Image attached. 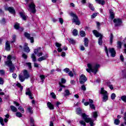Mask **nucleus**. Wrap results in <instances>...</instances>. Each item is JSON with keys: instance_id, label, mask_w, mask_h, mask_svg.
<instances>
[{"instance_id": "412c9836", "label": "nucleus", "mask_w": 126, "mask_h": 126, "mask_svg": "<svg viewBox=\"0 0 126 126\" xmlns=\"http://www.w3.org/2000/svg\"><path fill=\"white\" fill-rule=\"evenodd\" d=\"M109 13L111 19H114V18H115V13H114V10H113V9H110Z\"/></svg>"}, {"instance_id": "4d7b16f0", "label": "nucleus", "mask_w": 126, "mask_h": 126, "mask_svg": "<svg viewBox=\"0 0 126 126\" xmlns=\"http://www.w3.org/2000/svg\"><path fill=\"white\" fill-rule=\"evenodd\" d=\"M1 24H2L3 25L5 24V19H2L0 21Z\"/></svg>"}, {"instance_id": "dca6fc26", "label": "nucleus", "mask_w": 126, "mask_h": 126, "mask_svg": "<svg viewBox=\"0 0 126 126\" xmlns=\"http://www.w3.org/2000/svg\"><path fill=\"white\" fill-rule=\"evenodd\" d=\"M24 50L26 53H29L30 52V49L28 47V44L27 43H25L24 44Z\"/></svg>"}, {"instance_id": "393cba45", "label": "nucleus", "mask_w": 126, "mask_h": 126, "mask_svg": "<svg viewBox=\"0 0 126 126\" xmlns=\"http://www.w3.org/2000/svg\"><path fill=\"white\" fill-rule=\"evenodd\" d=\"M27 111L30 113V114H33V107H32L31 106H29L27 109Z\"/></svg>"}, {"instance_id": "052dcab7", "label": "nucleus", "mask_w": 126, "mask_h": 126, "mask_svg": "<svg viewBox=\"0 0 126 126\" xmlns=\"http://www.w3.org/2000/svg\"><path fill=\"white\" fill-rule=\"evenodd\" d=\"M69 76H70V77H73L74 75H73V73H72V71H70L68 73Z\"/></svg>"}, {"instance_id": "49530a36", "label": "nucleus", "mask_w": 126, "mask_h": 126, "mask_svg": "<svg viewBox=\"0 0 126 126\" xmlns=\"http://www.w3.org/2000/svg\"><path fill=\"white\" fill-rule=\"evenodd\" d=\"M15 40H16V36H15V35H13L12 36V41H11V43H14V42H15Z\"/></svg>"}, {"instance_id": "6ab92c4d", "label": "nucleus", "mask_w": 126, "mask_h": 126, "mask_svg": "<svg viewBox=\"0 0 126 126\" xmlns=\"http://www.w3.org/2000/svg\"><path fill=\"white\" fill-rule=\"evenodd\" d=\"M20 16L22 18L23 20H26V19H27L28 16L25 15V13L20 12Z\"/></svg>"}, {"instance_id": "e2e57ef3", "label": "nucleus", "mask_w": 126, "mask_h": 126, "mask_svg": "<svg viewBox=\"0 0 126 126\" xmlns=\"http://www.w3.org/2000/svg\"><path fill=\"white\" fill-rule=\"evenodd\" d=\"M63 71L66 72V73H68L69 72V69L68 68H65L63 69Z\"/></svg>"}, {"instance_id": "473e14b6", "label": "nucleus", "mask_w": 126, "mask_h": 126, "mask_svg": "<svg viewBox=\"0 0 126 126\" xmlns=\"http://www.w3.org/2000/svg\"><path fill=\"white\" fill-rule=\"evenodd\" d=\"M120 123H121V121H120V120L118 119H116L114 120V124L115 125H116V126H119Z\"/></svg>"}, {"instance_id": "f257e3e1", "label": "nucleus", "mask_w": 126, "mask_h": 126, "mask_svg": "<svg viewBox=\"0 0 126 126\" xmlns=\"http://www.w3.org/2000/svg\"><path fill=\"white\" fill-rule=\"evenodd\" d=\"M88 68L87 69V71L89 72V73H91V72H93L94 74H96L98 72V68L100 67V65L98 64H96L95 65H93L91 63H88L87 64Z\"/></svg>"}, {"instance_id": "3c124183", "label": "nucleus", "mask_w": 126, "mask_h": 126, "mask_svg": "<svg viewBox=\"0 0 126 126\" xmlns=\"http://www.w3.org/2000/svg\"><path fill=\"white\" fill-rule=\"evenodd\" d=\"M90 107L91 109H93L94 110H95L96 107H95V105H94V104H90Z\"/></svg>"}, {"instance_id": "20e7f679", "label": "nucleus", "mask_w": 126, "mask_h": 126, "mask_svg": "<svg viewBox=\"0 0 126 126\" xmlns=\"http://www.w3.org/2000/svg\"><path fill=\"white\" fill-rule=\"evenodd\" d=\"M82 117L83 120H84L86 123H90L91 126H94V121L92 120L91 118L88 117V115H87L86 114H83L82 115Z\"/></svg>"}, {"instance_id": "603ef678", "label": "nucleus", "mask_w": 126, "mask_h": 126, "mask_svg": "<svg viewBox=\"0 0 126 126\" xmlns=\"http://www.w3.org/2000/svg\"><path fill=\"white\" fill-rule=\"evenodd\" d=\"M117 45L118 48H119V49H121V48H122V42H121V41H118Z\"/></svg>"}, {"instance_id": "864d4df0", "label": "nucleus", "mask_w": 126, "mask_h": 126, "mask_svg": "<svg viewBox=\"0 0 126 126\" xmlns=\"http://www.w3.org/2000/svg\"><path fill=\"white\" fill-rule=\"evenodd\" d=\"M81 89L83 90V91H86V87H85V85H83L81 86Z\"/></svg>"}, {"instance_id": "c756f323", "label": "nucleus", "mask_w": 126, "mask_h": 126, "mask_svg": "<svg viewBox=\"0 0 126 126\" xmlns=\"http://www.w3.org/2000/svg\"><path fill=\"white\" fill-rule=\"evenodd\" d=\"M88 6L91 10H93V11H94V10H95V8H94V6H93V4L89 3L88 4Z\"/></svg>"}, {"instance_id": "cd10ccee", "label": "nucleus", "mask_w": 126, "mask_h": 126, "mask_svg": "<svg viewBox=\"0 0 126 126\" xmlns=\"http://www.w3.org/2000/svg\"><path fill=\"white\" fill-rule=\"evenodd\" d=\"M114 39V35H113V33H110V45H112L113 44V40Z\"/></svg>"}, {"instance_id": "f704fd0d", "label": "nucleus", "mask_w": 126, "mask_h": 126, "mask_svg": "<svg viewBox=\"0 0 126 126\" xmlns=\"http://www.w3.org/2000/svg\"><path fill=\"white\" fill-rule=\"evenodd\" d=\"M80 35L81 37H85V32L83 31H81L80 32Z\"/></svg>"}, {"instance_id": "774afa93", "label": "nucleus", "mask_w": 126, "mask_h": 126, "mask_svg": "<svg viewBox=\"0 0 126 126\" xmlns=\"http://www.w3.org/2000/svg\"><path fill=\"white\" fill-rule=\"evenodd\" d=\"M59 19L61 24H63V19L62 18H59Z\"/></svg>"}, {"instance_id": "bf43d9fd", "label": "nucleus", "mask_w": 126, "mask_h": 126, "mask_svg": "<svg viewBox=\"0 0 126 126\" xmlns=\"http://www.w3.org/2000/svg\"><path fill=\"white\" fill-rule=\"evenodd\" d=\"M105 51L107 57H109V52L108 51V48L106 46H105Z\"/></svg>"}, {"instance_id": "bb28decb", "label": "nucleus", "mask_w": 126, "mask_h": 126, "mask_svg": "<svg viewBox=\"0 0 126 126\" xmlns=\"http://www.w3.org/2000/svg\"><path fill=\"white\" fill-rule=\"evenodd\" d=\"M40 51H41V47H38L37 49L34 50V53L35 55H38Z\"/></svg>"}, {"instance_id": "680f3d73", "label": "nucleus", "mask_w": 126, "mask_h": 126, "mask_svg": "<svg viewBox=\"0 0 126 126\" xmlns=\"http://www.w3.org/2000/svg\"><path fill=\"white\" fill-rule=\"evenodd\" d=\"M69 42L70 43H71V44H74V43H75V41H74V40L72 38H70L69 40Z\"/></svg>"}, {"instance_id": "aec40b11", "label": "nucleus", "mask_w": 126, "mask_h": 126, "mask_svg": "<svg viewBox=\"0 0 126 126\" xmlns=\"http://www.w3.org/2000/svg\"><path fill=\"white\" fill-rule=\"evenodd\" d=\"M48 58V55H45L44 56H42L40 58H39L37 60V61L38 62H42V61H45V60H47V59Z\"/></svg>"}, {"instance_id": "6e6d98bb", "label": "nucleus", "mask_w": 126, "mask_h": 126, "mask_svg": "<svg viewBox=\"0 0 126 126\" xmlns=\"http://www.w3.org/2000/svg\"><path fill=\"white\" fill-rule=\"evenodd\" d=\"M0 123L1 126H4V124H3V119L1 117H0Z\"/></svg>"}, {"instance_id": "b1692460", "label": "nucleus", "mask_w": 126, "mask_h": 126, "mask_svg": "<svg viewBox=\"0 0 126 126\" xmlns=\"http://www.w3.org/2000/svg\"><path fill=\"white\" fill-rule=\"evenodd\" d=\"M95 0V1H96L97 3H99V4H101L102 5H104V4L106 3L105 1L103 0Z\"/></svg>"}, {"instance_id": "4c0bfd02", "label": "nucleus", "mask_w": 126, "mask_h": 126, "mask_svg": "<svg viewBox=\"0 0 126 126\" xmlns=\"http://www.w3.org/2000/svg\"><path fill=\"white\" fill-rule=\"evenodd\" d=\"M93 116L94 119H96L98 117V113H97V112H93Z\"/></svg>"}, {"instance_id": "f03ea898", "label": "nucleus", "mask_w": 126, "mask_h": 126, "mask_svg": "<svg viewBox=\"0 0 126 126\" xmlns=\"http://www.w3.org/2000/svg\"><path fill=\"white\" fill-rule=\"evenodd\" d=\"M30 77V75L28 73L27 70H24L23 74L19 75V79L21 82H24L26 79H28Z\"/></svg>"}, {"instance_id": "13d9d810", "label": "nucleus", "mask_w": 126, "mask_h": 126, "mask_svg": "<svg viewBox=\"0 0 126 126\" xmlns=\"http://www.w3.org/2000/svg\"><path fill=\"white\" fill-rule=\"evenodd\" d=\"M79 123L80 124H81V125H82V126H86V123H85V122H84V121H80Z\"/></svg>"}, {"instance_id": "37998d69", "label": "nucleus", "mask_w": 126, "mask_h": 126, "mask_svg": "<svg viewBox=\"0 0 126 126\" xmlns=\"http://www.w3.org/2000/svg\"><path fill=\"white\" fill-rule=\"evenodd\" d=\"M18 109V110H20V111H21V113L24 114V108H23V107H22V106H19Z\"/></svg>"}, {"instance_id": "c85d7f7f", "label": "nucleus", "mask_w": 126, "mask_h": 126, "mask_svg": "<svg viewBox=\"0 0 126 126\" xmlns=\"http://www.w3.org/2000/svg\"><path fill=\"white\" fill-rule=\"evenodd\" d=\"M76 113L77 115H81L82 116V114L84 113H82V111H81V109L80 108H77L76 109Z\"/></svg>"}, {"instance_id": "6e6552de", "label": "nucleus", "mask_w": 126, "mask_h": 126, "mask_svg": "<svg viewBox=\"0 0 126 126\" xmlns=\"http://www.w3.org/2000/svg\"><path fill=\"white\" fill-rule=\"evenodd\" d=\"M79 81L80 84H84L87 81V78L84 74H81L80 76Z\"/></svg>"}, {"instance_id": "f3484780", "label": "nucleus", "mask_w": 126, "mask_h": 126, "mask_svg": "<svg viewBox=\"0 0 126 126\" xmlns=\"http://www.w3.org/2000/svg\"><path fill=\"white\" fill-rule=\"evenodd\" d=\"M7 59L8 60L7 61L5 62V64H8L9 63H12V62L11 61V56L9 55L7 56Z\"/></svg>"}, {"instance_id": "338daca9", "label": "nucleus", "mask_w": 126, "mask_h": 126, "mask_svg": "<svg viewBox=\"0 0 126 126\" xmlns=\"http://www.w3.org/2000/svg\"><path fill=\"white\" fill-rule=\"evenodd\" d=\"M96 25L97 26L98 29H100V26H101V24L99 22H96Z\"/></svg>"}, {"instance_id": "1a4fd4ad", "label": "nucleus", "mask_w": 126, "mask_h": 126, "mask_svg": "<svg viewBox=\"0 0 126 126\" xmlns=\"http://www.w3.org/2000/svg\"><path fill=\"white\" fill-rule=\"evenodd\" d=\"M113 22L115 23V27L121 26L122 25V20L121 19H114Z\"/></svg>"}, {"instance_id": "9b49d317", "label": "nucleus", "mask_w": 126, "mask_h": 126, "mask_svg": "<svg viewBox=\"0 0 126 126\" xmlns=\"http://www.w3.org/2000/svg\"><path fill=\"white\" fill-rule=\"evenodd\" d=\"M108 51L110 54H111V56L112 57V58H115V57H116V50H115V48H109Z\"/></svg>"}, {"instance_id": "4468645a", "label": "nucleus", "mask_w": 126, "mask_h": 126, "mask_svg": "<svg viewBox=\"0 0 126 126\" xmlns=\"http://www.w3.org/2000/svg\"><path fill=\"white\" fill-rule=\"evenodd\" d=\"M26 95H28V96H29L30 99H33V97H32V93L31 92V90H30V88H28L26 90Z\"/></svg>"}, {"instance_id": "8fccbe9b", "label": "nucleus", "mask_w": 126, "mask_h": 126, "mask_svg": "<svg viewBox=\"0 0 126 126\" xmlns=\"http://www.w3.org/2000/svg\"><path fill=\"white\" fill-rule=\"evenodd\" d=\"M4 82L3 78L0 77V85H3Z\"/></svg>"}, {"instance_id": "ea45409f", "label": "nucleus", "mask_w": 126, "mask_h": 126, "mask_svg": "<svg viewBox=\"0 0 126 126\" xmlns=\"http://www.w3.org/2000/svg\"><path fill=\"white\" fill-rule=\"evenodd\" d=\"M31 58L32 59V62H36V56H35V54H32V55Z\"/></svg>"}, {"instance_id": "39448f33", "label": "nucleus", "mask_w": 126, "mask_h": 126, "mask_svg": "<svg viewBox=\"0 0 126 126\" xmlns=\"http://www.w3.org/2000/svg\"><path fill=\"white\" fill-rule=\"evenodd\" d=\"M100 94L103 95L102 101L103 102H106L109 98L108 92L104 90L103 88H101Z\"/></svg>"}, {"instance_id": "0e129e2a", "label": "nucleus", "mask_w": 126, "mask_h": 126, "mask_svg": "<svg viewBox=\"0 0 126 126\" xmlns=\"http://www.w3.org/2000/svg\"><path fill=\"white\" fill-rule=\"evenodd\" d=\"M22 58L24 59L25 60H27V55L25 54V53H23L22 55Z\"/></svg>"}, {"instance_id": "69168bd1", "label": "nucleus", "mask_w": 126, "mask_h": 126, "mask_svg": "<svg viewBox=\"0 0 126 126\" xmlns=\"http://www.w3.org/2000/svg\"><path fill=\"white\" fill-rule=\"evenodd\" d=\"M97 14H98V13H94V14L92 15L91 18H95V17H96Z\"/></svg>"}, {"instance_id": "2eb2a0df", "label": "nucleus", "mask_w": 126, "mask_h": 126, "mask_svg": "<svg viewBox=\"0 0 126 126\" xmlns=\"http://www.w3.org/2000/svg\"><path fill=\"white\" fill-rule=\"evenodd\" d=\"M55 46L57 48H58L57 49V51L58 52H59V53H62V52H63V49L62 48V47H62V45L60 43H59V42H56L55 43Z\"/></svg>"}, {"instance_id": "72a5a7b5", "label": "nucleus", "mask_w": 126, "mask_h": 126, "mask_svg": "<svg viewBox=\"0 0 126 126\" xmlns=\"http://www.w3.org/2000/svg\"><path fill=\"white\" fill-rule=\"evenodd\" d=\"M20 26V24L18 23H16L14 25V28L16 29V30H18L19 29V26Z\"/></svg>"}, {"instance_id": "9d476101", "label": "nucleus", "mask_w": 126, "mask_h": 126, "mask_svg": "<svg viewBox=\"0 0 126 126\" xmlns=\"http://www.w3.org/2000/svg\"><path fill=\"white\" fill-rule=\"evenodd\" d=\"M6 65H7L8 67H9V71L11 73L14 72V70H15V67L14 66V65L12 64V63H9V64H6Z\"/></svg>"}, {"instance_id": "a18cd8bd", "label": "nucleus", "mask_w": 126, "mask_h": 126, "mask_svg": "<svg viewBox=\"0 0 126 126\" xmlns=\"http://www.w3.org/2000/svg\"><path fill=\"white\" fill-rule=\"evenodd\" d=\"M111 98L112 100H115V99L116 98V94L115 93L112 94L111 95Z\"/></svg>"}, {"instance_id": "423d86ee", "label": "nucleus", "mask_w": 126, "mask_h": 126, "mask_svg": "<svg viewBox=\"0 0 126 126\" xmlns=\"http://www.w3.org/2000/svg\"><path fill=\"white\" fill-rule=\"evenodd\" d=\"M70 16L73 17V22H74L76 25H80V21L78 19V16L76 14L73 13V12L70 13Z\"/></svg>"}, {"instance_id": "0eeeda50", "label": "nucleus", "mask_w": 126, "mask_h": 126, "mask_svg": "<svg viewBox=\"0 0 126 126\" xmlns=\"http://www.w3.org/2000/svg\"><path fill=\"white\" fill-rule=\"evenodd\" d=\"M29 11H31L32 13H36V5H35V4L34 3H31L29 5Z\"/></svg>"}, {"instance_id": "e433bc0d", "label": "nucleus", "mask_w": 126, "mask_h": 126, "mask_svg": "<svg viewBox=\"0 0 126 126\" xmlns=\"http://www.w3.org/2000/svg\"><path fill=\"white\" fill-rule=\"evenodd\" d=\"M40 78L41 80V82H44V81L45 80V78H46V77H45V75H40Z\"/></svg>"}, {"instance_id": "a19ab883", "label": "nucleus", "mask_w": 126, "mask_h": 126, "mask_svg": "<svg viewBox=\"0 0 126 126\" xmlns=\"http://www.w3.org/2000/svg\"><path fill=\"white\" fill-rule=\"evenodd\" d=\"M121 100H122V101L125 103H126V95H124L121 96Z\"/></svg>"}, {"instance_id": "5fc2aeb1", "label": "nucleus", "mask_w": 126, "mask_h": 126, "mask_svg": "<svg viewBox=\"0 0 126 126\" xmlns=\"http://www.w3.org/2000/svg\"><path fill=\"white\" fill-rule=\"evenodd\" d=\"M5 74V71L4 70H0V74L1 75H4Z\"/></svg>"}, {"instance_id": "f8f14e48", "label": "nucleus", "mask_w": 126, "mask_h": 126, "mask_svg": "<svg viewBox=\"0 0 126 126\" xmlns=\"http://www.w3.org/2000/svg\"><path fill=\"white\" fill-rule=\"evenodd\" d=\"M5 10H8L11 14H15V10L13 7H6Z\"/></svg>"}, {"instance_id": "7c9ffc66", "label": "nucleus", "mask_w": 126, "mask_h": 126, "mask_svg": "<svg viewBox=\"0 0 126 126\" xmlns=\"http://www.w3.org/2000/svg\"><path fill=\"white\" fill-rule=\"evenodd\" d=\"M84 42L85 46L88 47V42H89L88 38H85Z\"/></svg>"}, {"instance_id": "a878e982", "label": "nucleus", "mask_w": 126, "mask_h": 126, "mask_svg": "<svg viewBox=\"0 0 126 126\" xmlns=\"http://www.w3.org/2000/svg\"><path fill=\"white\" fill-rule=\"evenodd\" d=\"M70 94H71L70 92H69V91L68 90H65L64 91V97H66V96H69Z\"/></svg>"}, {"instance_id": "09e8293b", "label": "nucleus", "mask_w": 126, "mask_h": 126, "mask_svg": "<svg viewBox=\"0 0 126 126\" xmlns=\"http://www.w3.org/2000/svg\"><path fill=\"white\" fill-rule=\"evenodd\" d=\"M30 121L31 122V123H32V125H34V124H35V121H34V119L32 117H31L30 118Z\"/></svg>"}, {"instance_id": "4be33fe9", "label": "nucleus", "mask_w": 126, "mask_h": 126, "mask_svg": "<svg viewBox=\"0 0 126 126\" xmlns=\"http://www.w3.org/2000/svg\"><path fill=\"white\" fill-rule=\"evenodd\" d=\"M47 107L49 108L50 110H54V105L52 104V103L50 102H48L47 103Z\"/></svg>"}, {"instance_id": "2f4dec72", "label": "nucleus", "mask_w": 126, "mask_h": 126, "mask_svg": "<svg viewBox=\"0 0 126 126\" xmlns=\"http://www.w3.org/2000/svg\"><path fill=\"white\" fill-rule=\"evenodd\" d=\"M72 34L73 36H77V35H78V31H77V30L74 29L72 32Z\"/></svg>"}, {"instance_id": "5701e85b", "label": "nucleus", "mask_w": 126, "mask_h": 126, "mask_svg": "<svg viewBox=\"0 0 126 126\" xmlns=\"http://www.w3.org/2000/svg\"><path fill=\"white\" fill-rule=\"evenodd\" d=\"M10 108L11 109V111L13 112V113H16V112H17V108L15 106L11 105Z\"/></svg>"}, {"instance_id": "7ed1b4c3", "label": "nucleus", "mask_w": 126, "mask_h": 126, "mask_svg": "<svg viewBox=\"0 0 126 126\" xmlns=\"http://www.w3.org/2000/svg\"><path fill=\"white\" fill-rule=\"evenodd\" d=\"M93 33L96 38L99 37L98 43V45H99L100 46L102 45V43H103V35H102V34H101L100 33L98 32V31L95 30L93 31Z\"/></svg>"}, {"instance_id": "c03bdc74", "label": "nucleus", "mask_w": 126, "mask_h": 126, "mask_svg": "<svg viewBox=\"0 0 126 126\" xmlns=\"http://www.w3.org/2000/svg\"><path fill=\"white\" fill-rule=\"evenodd\" d=\"M50 95L53 99H56L57 98V96L56 95V94H55L54 93H51L50 94Z\"/></svg>"}, {"instance_id": "a211bd4d", "label": "nucleus", "mask_w": 126, "mask_h": 126, "mask_svg": "<svg viewBox=\"0 0 126 126\" xmlns=\"http://www.w3.org/2000/svg\"><path fill=\"white\" fill-rule=\"evenodd\" d=\"M5 50L10 51V44L8 41H7L5 43Z\"/></svg>"}, {"instance_id": "de8ad7c7", "label": "nucleus", "mask_w": 126, "mask_h": 126, "mask_svg": "<svg viewBox=\"0 0 126 126\" xmlns=\"http://www.w3.org/2000/svg\"><path fill=\"white\" fill-rule=\"evenodd\" d=\"M61 84H64L66 82V80H65L64 78L61 79V82H60Z\"/></svg>"}, {"instance_id": "c9c22d12", "label": "nucleus", "mask_w": 126, "mask_h": 126, "mask_svg": "<svg viewBox=\"0 0 126 126\" xmlns=\"http://www.w3.org/2000/svg\"><path fill=\"white\" fill-rule=\"evenodd\" d=\"M17 86L19 87V89H20L21 91H22L23 90V86L21 85V84L19 83L17 84Z\"/></svg>"}, {"instance_id": "58836bf2", "label": "nucleus", "mask_w": 126, "mask_h": 126, "mask_svg": "<svg viewBox=\"0 0 126 126\" xmlns=\"http://www.w3.org/2000/svg\"><path fill=\"white\" fill-rule=\"evenodd\" d=\"M16 117H17L18 118H22V114H21V113L17 112L16 113Z\"/></svg>"}, {"instance_id": "ddd939ff", "label": "nucleus", "mask_w": 126, "mask_h": 126, "mask_svg": "<svg viewBox=\"0 0 126 126\" xmlns=\"http://www.w3.org/2000/svg\"><path fill=\"white\" fill-rule=\"evenodd\" d=\"M25 36L27 39L31 40V43H34V38L33 37H31V34L30 33L25 32Z\"/></svg>"}, {"instance_id": "79ce46f5", "label": "nucleus", "mask_w": 126, "mask_h": 126, "mask_svg": "<svg viewBox=\"0 0 126 126\" xmlns=\"http://www.w3.org/2000/svg\"><path fill=\"white\" fill-rule=\"evenodd\" d=\"M110 83H111L110 82H108L107 83V85L108 87H109L110 89H111V90H113V89H114V87H113V85H110Z\"/></svg>"}]
</instances>
